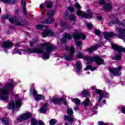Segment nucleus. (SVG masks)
Returning <instances> with one entry per match:
<instances>
[{
  "label": "nucleus",
  "instance_id": "nucleus-1",
  "mask_svg": "<svg viewBox=\"0 0 125 125\" xmlns=\"http://www.w3.org/2000/svg\"><path fill=\"white\" fill-rule=\"evenodd\" d=\"M39 48L29 49L28 48L22 49H15L13 51L14 54H22V52L24 54H31V53H42L43 55L42 58L44 60L49 59V54L53 50L55 49V47L52 44L48 42H45L38 45Z\"/></svg>",
  "mask_w": 125,
  "mask_h": 125
},
{
  "label": "nucleus",
  "instance_id": "nucleus-2",
  "mask_svg": "<svg viewBox=\"0 0 125 125\" xmlns=\"http://www.w3.org/2000/svg\"><path fill=\"white\" fill-rule=\"evenodd\" d=\"M14 87L13 85V80H9V82L6 84L0 89V100L3 101H7L9 99L8 94H9V89H12Z\"/></svg>",
  "mask_w": 125,
  "mask_h": 125
},
{
  "label": "nucleus",
  "instance_id": "nucleus-3",
  "mask_svg": "<svg viewBox=\"0 0 125 125\" xmlns=\"http://www.w3.org/2000/svg\"><path fill=\"white\" fill-rule=\"evenodd\" d=\"M76 57L77 58H83V59L85 60V61H87V64H89V63H91V62H93V61H96L97 65H101V64L104 63V60L100 58L98 56H94L93 58L90 56H85L83 55V53L81 52L77 53Z\"/></svg>",
  "mask_w": 125,
  "mask_h": 125
},
{
  "label": "nucleus",
  "instance_id": "nucleus-4",
  "mask_svg": "<svg viewBox=\"0 0 125 125\" xmlns=\"http://www.w3.org/2000/svg\"><path fill=\"white\" fill-rule=\"evenodd\" d=\"M15 96L16 97L15 103L13 101H11L8 106V109L12 110V111L15 109L16 106L17 108H20L22 106V100L19 97V95L16 94Z\"/></svg>",
  "mask_w": 125,
  "mask_h": 125
},
{
  "label": "nucleus",
  "instance_id": "nucleus-5",
  "mask_svg": "<svg viewBox=\"0 0 125 125\" xmlns=\"http://www.w3.org/2000/svg\"><path fill=\"white\" fill-rule=\"evenodd\" d=\"M55 12V10H51L49 11L47 14V18L48 19L42 21V23H44V24H52L55 21V19H54V18L51 17L54 16Z\"/></svg>",
  "mask_w": 125,
  "mask_h": 125
},
{
  "label": "nucleus",
  "instance_id": "nucleus-6",
  "mask_svg": "<svg viewBox=\"0 0 125 125\" xmlns=\"http://www.w3.org/2000/svg\"><path fill=\"white\" fill-rule=\"evenodd\" d=\"M65 49H68L70 54H67L64 56V58L65 60H68L70 61L72 60V58L74 57V54L76 53V51L75 50V48L74 46H71L69 49L68 46H65Z\"/></svg>",
  "mask_w": 125,
  "mask_h": 125
},
{
  "label": "nucleus",
  "instance_id": "nucleus-7",
  "mask_svg": "<svg viewBox=\"0 0 125 125\" xmlns=\"http://www.w3.org/2000/svg\"><path fill=\"white\" fill-rule=\"evenodd\" d=\"M123 68L122 66H119L117 68H109V71L112 74L114 75V76H121L122 75V73L121 72V70Z\"/></svg>",
  "mask_w": 125,
  "mask_h": 125
},
{
  "label": "nucleus",
  "instance_id": "nucleus-8",
  "mask_svg": "<svg viewBox=\"0 0 125 125\" xmlns=\"http://www.w3.org/2000/svg\"><path fill=\"white\" fill-rule=\"evenodd\" d=\"M32 117V114L30 112H27L26 113H24L20 116H19L17 121L18 122H22V121H25L26 120H28L29 118H31Z\"/></svg>",
  "mask_w": 125,
  "mask_h": 125
},
{
  "label": "nucleus",
  "instance_id": "nucleus-9",
  "mask_svg": "<svg viewBox=\"0 0 125 125\" xmlns=\"http://www.w3.org/2000/svg\"><path fill=\"white\" fill-rule=\"evenodd\" d=\"M30 92L33 94L36 101H41V99H44V97L41 94L38 95L37 91L35 89L31 90Z\"/></svg>",
  "mask_w": 125,
  "mask_h": 125
},
{
  "label": "nucleus",
  "instance_id": "nucleus-10",
  "mask_svg": "<svg viewBox=\"0 0 125 125\" xmlns=\"http://www.w3.org/2000/svg\"><path fill=\"white\" fill-rule=\"evenodd\" d=\"M73 38L75 40H80V39H81L82 40H85L86 36L85 35L77 31L75 34L73 35Z\"/></svg>",
  "mask_w": 125,
  "mask_h": 125
},
{
  "label": "nucleus",
  "instance_id": "nucleus-11",
  "mask_svg": "<svg viewBox=\"0 0 125 125\" xmlns=\"http://www.w3.org/2000/svg\"><path fill=\"white\" fill-rule=\"evenodd\" d=\"M77 15H78L79 16H81L83 18H87L88 19H90V18H92V14L91 13H89L88 14H85V13L81 10H79L77 12Z\"/></svg>",
  "mask_w": 125,
  "mask_h": 125
},
{
  "label": "nucleus",
  "instance_id": "nucleus-12",
  "mask_svg": "<svg viewBox=\"0 0 125 125\" xmlns=\"http://www.w3.org/2000/svg\"><path fill=\"white\" fill-rule=\"evenodd\" d=\"M2 48L5 50V49H8V48H11L12 46H13V44L10 41H5L3 42V44L2 45Z\"/></svg>",
  "mask_w": 125,
  "mask_h": 125
},
{
  "label": "nucleus",
  "instance_id": "nucleus-13",
  "mask_svg": "<svg viewBox=\"0 0 125 125\" xmlns=\"http://www.w3.org/2000/svg\"><path fill=\"white\" fill-rule=\"evenodd\" d=\"M51 101L53 103H55V104H60L61 102H62L64 105L67 103L66 100H64L63 98L58 99V98H56L55 97H53Z\"/></svg>",
  "mask_w": 125,
  "mask_h": 125
},
{
  "label": "nucleus",
  "instance_id": "nucleus-14",
  "mask_svg": "<svg viewBox=\"0 0 125 125\" xmlns=\"http://www.w3.org/2000/svg\"><path fill=\"white\" fill-rule=\"evenodd\" d=\"M54 33L51 30H45L43 31L42 34V37L43 38H46L47 36H51V37H53Z\"/></svg>",
  "mask_w": 125,
  "mask_h": 125
},
{
  "label": "nucleus",
  "instance_id": "nucleus-15",
  "mask_svg": "<svg viewBox=\"0 0 125 125\" xmlns=\"http://www.w3.org/2000/svg\"><path fill=\"white\" fill-rule=\"evenodd\" d=\"M9 21L12 24H13V23H15L16 25L17 26H22L24 22L23 21H17L16 19H13L12 18H10L9 19Z\"/></svg>",
  "mask_w": 125,
  "mask_h": 125
},
{
  "label": "nucleus",
  "instance_id": "nucleus-16",
  "mask_svg": "<svg viewBox=\"0 0 125 125\" xmlns=\"http://www.w3.org/2000/svg\"><path fill=\"white\" fill-rule=\"evenodd\" d=\"M117 33H118L119 35H122L120 37V38H121L122 40H124V41H125V29L117 28Z\"/></svg>",
  "mask_w": 125,
  "mask_h": 125
},
{
  "label": "nucleus",
  "instance_id": "nucleus-17",
  "mask_svg": "<svg viewBox=\"0 0 125 125\" xmlns=\"http://www.w3.org/2000/svg\"><path fill=\"white\" fill-rule=\"evenodd\" d=\"M96 92L98 93V94H99L100 96L99 97L98 102L99 103H100L101 101H102V99H103V96H104V94L102 93V91L101 90L97 89L96 90Z\"/></svg>",
  "mask_w": 125,
  "mask_h": 125
},
{
  "label": "nucleus",
  "instance_id": "nucleus-18",
  "mask_svg": "<svg viewBox=\"0 0 125 125\" xmlns=\"http://www.w3.org/2000/svg\"><path fill=\"white\" fill-rule=\"evenodd\" d=\"M83 66V64H82V62L78 61L76 62V73H79V72H81L82 71V67Z\"/></svg>",
  "mask_w": 125,
  "mask_h": 125
},
{
  "label": "nucleus",
  "instance_id": "nucleus-19",
  "mask_svg": "<svg viewBox=\"0 0 125 125\" xmlns=\"http://www.w3.org/2000/svg\"><path fill=\"white\" fill-rule=\"evenodd\" d=\"M67 39L68 40H71L72 39V36L68 33H65L62 39V42H67Z\"/></svg>",
  "mask_w": 125,
  "mask_h": 125
},
{
  "label": "nucleus",
  "instance_id": "nucleus-20",
  "mask_svg": "<svg viewBox=\"0 0 125 125\" xmlns=\"http://www.w3.org/2000/svg\"><path fill=\"white\" fill-rule=\"evenodd\" d=\"M101 46H92L89 48H87L85 50V51H87V52H88L89 53H91L92 52H93V51L96 50L99 47H100Z\"/></svg>",
  "mask_w": 125,
  "mask_h": 125
},
{
  "label": "nucleus",
  "instance_id": "nucleus-21",
  "mask_svg": "<svg viewBox=\"0 0 125 125\" xmlns=\"http://www.w3.org/2000/svg\"><path fill=\"white\" fill-rule=\"evenodd\" d=\"M104 8L105 11H109V10L113 9V4L112 3L105 4L104 6Z\"/></svg>",
  "mask_w": 125,
  "mask_h": 125
},
{
  "label": "nucleus",
  "instance_id": "nucleus-22",
  "mask_svg": "<svg viewBox=\"0 0 125 125\" xmlns=\"http://www.w3.org/2000/svg\"><path fill=\"white\" fill-rule=\"evenodd\" d=\"M48 107V104H44L43 106L40 109V113L43 114L47 111V107Z\"/></svg>",
  "mask_w": 125,
  "mask_h": 125
},
{
  "label": "nucleus",
  "instance_id": "nucleus-23",
  "mask_svg": "<svg viewBox=\"0 0 125 125\" xmlns=\"http://www.w3.org/2000/svg\"><path fill=\"white\" fill-rule=\"evenodd\" d=\"M104 36L105 40H109L110 38L114 36V34L112 32H104Z\"/></svg>",
  "mask_w": 125,
  "mask_h": 125
},
{
  "label": "nucleus",
  "instance_id": "nucleus-24",
  "mask_svg": "<svg viewBox=\"0 0 125 125\" xmlns=\"http://www.w3.org/2000/svg\"><path fill=\"white\" fill-rule=\"evenodd\" d=\"M64 121H66L67 122H68V123H73L75 121V118L70 117L67 115H65L64 117Z\"/></svg>",
  "mask_w": 125,
  "mask_h": 125
},
{
  "label": "nucleus",
  "instance_id": "nucleus-25",
  "mask_svg": "<svg viewBox=\"0 0 125 125\" xmlns=\"http://www.w3.org/2000/svg\"><path fill=\"white\" fill-rule=\"evenodd\" d=\"M90 100L88 98H86L85 101L82 103V105L84 106V107H87L89 105Z\"/></svg>",
  "mask_w": 125,
  "mask_h": 125
},
{
  "label": "nucleus",
  "instance_id": "nucleus-26",
  "mask_svg": "<svg viewBox=\"0 0 125 125\" xmlns=\"http://www.w3.org/2000/svg\"><path fill=\"white\" fill-rule=\"evenodd\" d=\"M1 1L4 2V3H10V4H14L16 0H1Z\"/></svg>",
  "mask_w": 125,
  "mask_h": 125
},
{
  "label": "nucleus",
  "instance_id": "nucleus-27",
  "mask_svg": "<svg viewBox=\"0 0 125 125\" xmlns=\"http://www.w3.org/2000/svg\"><path fill=\"white\" fill-rule=\"evenodd\" d=\"M45 5L47 8H50L52 6V2L50 0L45 1Z\"/></svg>",
  "mask_w": 125,
  "mask_h": 125
},
{
  "label": "nucleus",
  "instance_id": "nucleus-28",
  "mask_svg": "<svg viewBox=\"0 0 125 125\" xmlns=\"http://www.w3.org/2000/svg\"><path fill=\"white\" fill-rule=\"evenodd\" d=\"M72 102H73V103H75L76 105H80L81 104V100H80L78 98H74L71 100Z\"/></svg>",
  "mask_w": 125,
  "mask_h": 125
},
{
  "label": "nucleus",
  "instance_id": "nucleus-29",
  "mask_svg": "<svg viewBox=\"0 0 125 125\" xmlns=\"http://www.w3.org/2000/svg\"><path fill=\"white\" fill-rule=\"evenodd\" d=\"M1 122L4 125H8L9 124V120L7 118H2Z\"/></svg>",
  "mask_w": 125,
  "mask_h": 125
},
{
  "label": "nucleus",
  "instance_id": "nucleus-30",
  "mask_svg": "<svg viewBox=\"0 0 125 125\" xmlns=\"http://www.w3.org/2000/svg\"><path fill=\"white\" fill-rule=\"evenodd\" d=\"M39 42V40L38 39H33V42H30V46L33 47L35 45V43H37Z\"/></svg>",
  "mask_w": 125,
  "mask_h": 125
},
{
  "label": "nucleus",
  "instance_id": "nucleus-31",
  "mask_svg": "<svg viewBox=\"0 0 125 125\" xmlns=\"http://www.w3.org/2000/svg\"><path fill=\"white\" fill-rule=\"evenodd\" d=\"M89 69H90L91 71H94V70H96V67H92V65H87L85 68L84 69V70L85 71H86L87 70H89Z\"/></svg>",
  "mask_w": 125,
  "mask_h": 125
},
{
  "label": "nucleus",
  "instance_id": "nucleus-32",
  "mask_svg": "<svg viewBox=\"0 0 125 125\" xmlns=\"http://www.w3.org/2000/svg\"><path fill=\"white\" fill-rule=\"evenodd\" d=\"M69 19L70 21H75V20H76V16L75 14H70L69 16Z\"/></svg>",
  "mask_w": 125,
  "mask_h": 125
},
{
  "label": "nucleus",
  "instance_id": "nucleus-33",
  "mask_svg": "<svg viewBox=\"0 0 125 125\" xmlns=\"http://www.w3.org/2000/svg\"><path fill=\"white\" fill-rule=\"evenodd\" d=\"M67 113L69 116H72L74 112H73V110L71 108H68L67 110Z\"/></svg>",
  "mask_w": 125,
  "mask_h": 125
},
{
  "label": "nucleus",
  "instance_id": "nucleus-34",
  "mask_svg": "<svg viewBox=\"0 0 125 125\" xmlns=\"http://www.w3.org/2000/svg\"><path fill=\"white\" fill-rule=\"evenodd\" d=\"M122 59V55L121 54H117L114 58L115 60H121Z\"/></svg>",
  "mask_w": 125,
  "mask_h": 125
},
{
  "label": "nucleus",
  "instance_id": "nucleus-35",
  "mask_svg": "<svg viewBox=\"0 0 125 125\" xmlns=\"http://www.w3.org/2000/svg\"><path fill=\"white\" fill-rule=\"evenodd\" d=\"M82 95L83 96H88V95H89V94L88 91L84 90L82 92Z\"/></svg>",
  "mask_w": 125,
  "mask_h": 125
},
{
  "label": "nucleus",
  "instance_id": "nucleus-36",
  "mask_svg": "<svg viewBox=\"0 0 125 125\" xmlns=\"http://www.w3.org/2000/svg\"><path fill=\"white\" fill-rule=\"evenodd\" d=\"M49 124L51 125H55V124H56V120H55V119L50 120Z\"/></svg>",
  "mask_w": 125,
  "mask_h": 125
},
{
  "label": "nucleus",
  "instance_id": "nucleus-37",
  "mask_svg": "<svg viewBox=\"0 0 125 125\" xmlns=\"http://www.w3.org/2000/svg\"><path fill=\"white\" fill-rule=\"evenodd\" d=\"M36 28L38 30H42L43 26L42 24H38L36 25Z\"/></svg>",
  "mask_w": 125,
  "mask_h": 125
},
{
  "label": "nucleus",
  "instance_id": "nucleus-38",
  "mask_svg": "<svg viewBox=\"0 0 125 125\" xmlns=\"http://www.w3.org/2000/svg\"><path fill=\"white\" fill-rule=\"evenodd\" d=\"M117 23L119 26H125V21H123L122 22H120L119 21H117Z\"/></svg>",
  "mask_w": 125,
  "mask_h": 125
},
{
  "label": "nucleus",
  "instance_id": "nucleus-39",
  "mask_svg": "<svg viewBox=\"0 0 125 125\" xmlns=\"http://www.w3.org/2000/svg\"><path fill=\"white\" fill-rule=\"evenodd\" d=\"M75 6L78 9H81V8H82V7L81 6V5H80L79 2H76L75 4Z\"/></svg>",
  "mask_w": 125,
  "mask_h": 125
},
{
  "label": "nucleus",
  "instance_id": "nucleus-40",
  "mask_svg": "<svg viewBox=\"0 0 125 125\" xmlns=\"http://www.w3.org/2000/svg\"><path fill=\"white\" fill-rule=\"evenodd\" d=\"M76 44L77 47H80V48H81V47L82 46V42L78 41L76 42Z\"/></svg>",
  "mask_w": 125,
  "mask_h": 125
},
{
  "label": "nucleus",
  "instance_id": "nucleus-41",
  "mask_svg": "<svg viewBox=\"0 0 125 125\" xmlns=\"http://www.w3.org/2000/svg\"><path fill=\"white\" fill-rule=\"evenodd\" d=\"M94 33L97 36H100V32L98 29H95L94 31Z\"/></svg>",
  "mask_w": 125,
  "mask_h": 125
},
{
  "label": "nucleus",
  "instance_id": "nucleus-42",
  "mask_svg": "<svg viewBox=\"0 0 125 125\" xmlns=\"http://www.w3.org/2000/svg\"><path fill=\"white\" fill-rule=\"evenodd\" d=\"M68 15H69V13L68 12H65L63 14V17L64 19H66L68 17Z\"/></svg>",
  "mask_w": 125,
  "mask_h": 125
},
{
  "label": "nucleus",
  "instance_id": "nucleus-43",
  "mask_svg": "<svg viewBox=\"0 0 125 125\" xmlns=\"http://www.w3.org/2000/svg\"><path fill=\"white\" fill-rule=\"evenodd\" d=\"M22 11H23L24 14L26 15V6L25 5H23Z\"/></svg>",
  "mask_w": 125,
  "mask_h": 125
},
{
  "label": "nucleus",
  "instance_id": "nucleus-44",
  "mask_svg": "<svg viewBox=\"0 0 125 125\" xmlns=\"http://www.w3.org/2000/svg\"><path fill=\"white\" fill-rule=\"evenodd\" d=\"M99 3L100 4H102V5H103L105 4V1H104V0H100Z\"/></svg>",
  "mask_w": 125,
  "mask_h": 125
},
{
  "label": "nucleus",
  "instance_id": "nucleus-45",
  "mask_svg": "<svg viewBox=\"0 0 125 125\" xmlns=\"http://www.w3.org/2000/svg\"><path fill=\"white\" fill-rule=\"evenodd\" d=\"M68 10H69V11H70L71 12H73V11H75V9L72 7H69Z\"/></svg>",
  "mask_w": 125,
  "mask_h": 125
},
{
  "label": "nucleus",
  "instance_id": "nucleus-46",
  "mask_svg": "<svg viewBox=\"0 0 125 125\" xmlns=\"http://www.w3.org/2000/svg\"><path fill=\"white\" fill-rule=\"evenodd\" d=\"M44 7V4H43V3H42L41 4H40V8L41 10H42Z\"/></svg>",
  "mask_w": 125,
  "mask_h": 125
},
{
  "label": "nucleus",
  "instance_id": "nucleus-47",
  "mask_svg": "<svg viewBox=\"0 0 125 125\" xmlns=\"http://www.w3.org/2000/svg\"><path fill=\"white\" fill-rule=\"evenodd\" d=\"M121 110L122 111V113H123V114H125V106L121 107Z\"/></svg>",
  "mask_w": 125,
  "mask_h": 125
},
{
  "label": "nucleus",
  "instance_id": "nucleus-48",
  "mask_svg": "<svg viewBox=\"0 0 125 125\" xmlns=\"http://www.w3.org/2000/svg\"><path fill=\"white\" fill-rule=\"evenodd\" d=\"M38 124L39 125H44L43 122H42V120H40L38 122Z\"/></svg>",
  "mask_w": 125,
  "mask_h": 125
},
{
  "label": "nucleus",
  "instance_id": "nucleus-49",
  "mask_svg": "<svg viewBox=\"0 0 125 125\" xmlns=\"http://www.w3.org/2000/svg\"><path fill=\"white\" fill-rule=\"evenodd\" d=\"M21 3L23 5H25L26 4V0H22Z\"/></svg>",
  "mask_w": 125,
  "mask_h": 125
},
{
  "label": "nucleus",
  "instance_id": "nucleus-50",
  "mask_svg": "<svg viewBox=\"0 0 125 125\" xmlns=\"http://www.w3.org/2000/svg\"><path fill=\"white\" fill-rule=\"evenodd\" d=\"M87 27L88 28H91V27H92V24H91V23H87Z\"/></svg>",
  "mask_w": 125,
  "mask_h": 125
},
{
  "label": "nucleus",
  "instance_id": "nucleus-51",
  "mask_svg": "<svg viewBox=\"0 0 125 125\" xmlns=\"http://www.w3.org/2000/svg\"><path fill=\"white\" fill-rule=\"evenodd\" d=\"M3 19H7L8 18V15H5L2 17Z\"/></svg>",
  "mask_w": 125,
  "mask_h": 125
},
{
  "label": "nucleus",
  "instance_id": "nucleus-52",
  "mask_svg": "<svg viewBox=\"0 0 125 125\" xmlns=\"http://www.w3.org/2000/svg\"><path fill=\"white\" fill-rule=\"evenodd\" d=\"M97 20L99 21H101V20H102V17L101 16H99L97 17Z\"/></svg>",
  "mask_w": 125,
  "mask_h": 125
},
{
  "label": "nucleus",
  "instance_id": "nucleus-53",
  "mask_svg": "<svg viewBox=\"0 0 125 125\" xmlns=\"http://www.w3.org/2000/svg\"><path fill=\"white\" fill-rule=\"evenodd\" d=\"M97 108H98V105H95L94 106V109H97Z\"/></svg>",
  "mask_w": 125,
  "mask_h": 125
},
{
  "label": "nucleus",
  "instance_id": "nucleus-54",
  "mask_svg": "<svg viewBox=\"0 0 125 125\" xmlns=\"http://www.w3.org/2000/svg\"><path fill=\"white\" fill-rule=\"evenodd\" d=\"M74 110H75V111H78V107L76 106V107L74 108Z\"/></svg>",
  "mask_w": 125,
  "mask_h": 125
},
{
  "label": "nucleus",
  "instance_id": "nucleus-55",
  "mask_svg": "<svg viewBox=\"0 0 125 125\" xmlns=\"http://www.w3.org/2000/svg\"><path fill=\"white\" fill-rule=\"evenodd\" d=\"M103 103L104 104H106V101H104V100L103 101Z\"/></svg>",
  "mask_w": 125,
  "mask_h": 125
},
{
  "label": "nucleus",
  "instance_id": "nucleus-56",
  "mask_svg": "<svg viewBox=\"0 0 125 125\" xmlns=\"http://www.w3.org/2000/svg\"><path fill=\"white\" fill-rule=\"evenodd\" d=\"M15 46H19V44L18 43L16 44Z\"/></svg>",
  "mask_w": 125,
  "mask_h": 125
},
{
  "label": "nucleus",
  "instance_id": "nucleus-57",
  "mask_svg": "<svg viewBox=\"0 0 125 125\" xmlns=\"http://www.w3.org/2000/svg\"><path fill=\"white\" fill-rule=\"evenodd\" d=\"M92 89H96V87H92Z\"/></svg>",
  "mask_w": 125,
  "mask_h": 125
},
{
  "label": "nucleus",
  "instance_id": "nucleus-58",
  "mask_svg": "<svg viewBox=\"0 0 125 125\" xmlns=\"http://www.w3.org/2000/svg\"><path fill=\"white\" fill-rule=\"evenodd\" d=\"M97 114V111L94 112V115H96Z\"/></svg>",
  "mask_w": 125,
  "mask_h": 125
},
{
  "label": "nucleus",
  "instance_id": "nucleus-59",
  "mask_svg": "<svg viewBox=\"0 0 125 125\" xmlns=\"http://www.w3.org/2000/svg\"><path fill=\"white\" fill-rule=\"evenodd\" d=\"M62 26H66L65 23H64L63 24H62Z\"/></svg>",
  "mask_w": 125,
  "mask_h": 125
},
{
  "label": "nucleus",
  "instance_id": "nucleus-60",
  "mask_svg": "<svg viewBox=\"0 0 125 125\" xmlns=\"http://www.w3.org/2000/svg\"><path fill=\"white\" fill-rule=\"evenodd\" d=\"M1 12V9L0 8V13Z\"/></svg>",
  "mask_w": 125,
  "mask_h": 125
},
{
  "label": "nucleus",
  "instance_id": "nucleus-61",
  "mask_svg": "<svg viewBox=\"0 0 125 125\" xmlns=\"http://www.w3.org/2000/svg\"><path fill=\"white\" fill-rule=\"evenodd\" d=\"M78 122L79 123L80 125H81V122H80V121H78Z\"/></svg>",
  "mask_w": 125,
  "mask_h": 125
},
{
  "label": "nucleus",
  "instance_id": "nucleus-62",
  "mask_svg": "<svg viewBox=\"0 0 125 125\" xmlns=\"http://www.w3.org/2000/svg\"><path fill=\"white\" fill-rule=\"evenodd\" d=\"M74 1H77V0H74Z\"/></svg>",
  "mask_w": 125,
  "mask_h": 125
},
{
  "label": "nucleus",
  "instance_id": "nucleus-63",
  "mask_svg": "<svg viewBox=\"0 0 125 125\" xmlns=\"http://www.w3.org/2000/svg\"><path fill=\"white\" fill-rule=\"evenodd\" d=\"M100 107H101V105H100Z\"/></svg>",
  "mask_w": 125,
  "mask_h": 125
},
{
  "label": "nucleus",
  "instance_id": "nucleus-64",
  "mask_svg": "<svg viewBox=\"0 0 125 125\" xmlns=\"http://www.w3.org/2000/svg\"><path fill=\"white\" fill-rule=\"evenodd\" d=\"M107 95L109 94L108 93L107 94Z\"/></svg>",
  "mask_w": 125,
  "mask_h": 125
}]
</instances>
